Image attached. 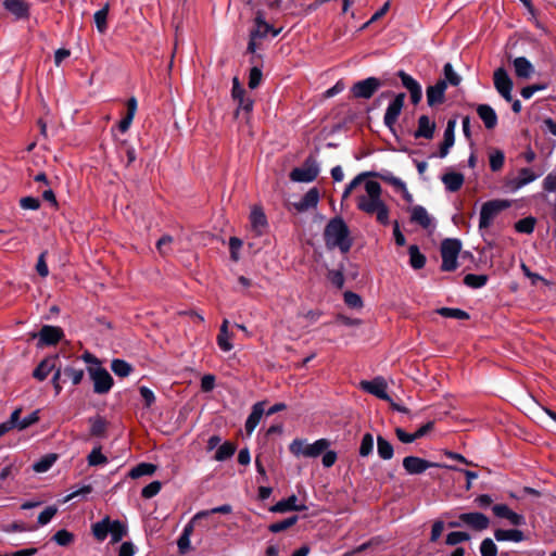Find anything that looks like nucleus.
I'll return each instance as SVG.
<instances>
[{"label":"nucleus","instance_id":"5fc2aeb1","mask_svg":"<svg viewBox=\"0 0 556 556\" xmlns=\"http://www.w3.org/2000/svg\"><path fill=\"white\" fill-rule=\"evenodd\" d=\"M397 76L401 79L403 87L406 88L408 91L414 90L420 86V84L413 76H410L404 71H399Z\"/></svg>","mask_w":556,"mask_h":556},{"label":"nucleus","instance_id":"7c9ffc66","mask_svg":"<svg viewBox=\"0 0 556 556\" xmlns=\"http://www.w3.org/2000/svg\"><path fill=\"white\" fill-rule=\"evenodd\" d=\"M112 520L110 517H104L102 520L92 525V534L98 541H104L110 534Z\"/></svg>","mask_w":556,"mask_h":556},{"label":"nucleus","instance_id":"4be33fe9","mask_svg":"<svg viewBox=\"0 0 556 556\" xmlns=\"http://www.w3.org/2000/svg\"><path fill=\"white\" fill-rule=\"evenodd\" d=\"M410 220L418 224L425 229L432 226V217L428 214L427 210L421 205H415L410 210Z\"/></svg>","mask_w":556,"mask_h":556},{"label":"nucleus","instance_id":"0e129e2a","mask_svg":"<svg viewBox=\"0 0 556 556\" xmlns=\"http://www.w3.org/2000/svg\"><path fill=\"white\" fill-rule=\"evenodd\" d=\"M262 71L257 66L252 67L249 74V87L251 89L257 88L262 81Z\"/></svg>","mask_w":556,"mask_h":556},{"label":"nucleus","instance_id":"5701e85b","mask_svg":"<svg viewBox=\"0 0 556 556\" xmlns=\"http://www.w3.org/2000/svg\"><path fill=\"white\" fill-rule=\"evenodd\" d=\"M477 113L483 122L485 128L493 129L497 125V115L494 109L489 104H479Z\"/></svg>","mask_w":556,"mask_h":556},{"label":"nucleus","instance_id":"1a4fd4ad","mask_svg":"<svg viewBox=\"0 0 556 556\" xmlns=\"http://www.w3.org/2000/svg\"><path fill=\"white\" fill-rule=\"evenodd\" d=\"M381 87V83L376 77H368L353 85L351 91L357 99H369Z\"/></svg>","mask_w":556,"mask_h":556},{"label":"nucleus","instance_id":"c03bdc74","mask_svg":"<svg viewBox=\"0 0 556 556\" xmlns=\"http://www.w3.org/2000/svg\"><path fill=\"white\" fill-rule=\"evenodd\" d=\"M486 275L467 274L464 278V283L473 289L482 288L486 285Z\"/></svg>","mask_w":556,"mask_h":556},{"label":"nucleus","instance_id":"2eb2a0df","mask_svg":"<svg viewBox=\"0 0 556 556\" xmlns=\"http://www.w3.org/2000/svg\"><path fill=\"white\" fill-rule=\"evenodd\" d=\"M62 336L63 331L60 327L50 325H45L38 334H35L39 339L38 344L40 346L55 344L61 340Z\"/></svg>","mask_w":556,"mask_h":556},{"label":"nucleus","instance_id":"9b49d317","mask_svg":"<svg viewBox=\"0 0 556 556\" xmlns=\"http://www.w3.org/2000/svg\"><path fill=\"white\" fill-rule=\"evenodd\" d=\"M496 91L507 101H511L513 80L504 67H498L493 74Z\"/></svg>","mask_w":556,"mask_h":556},{"label":"nucleus","instance_id":"a18cd8bd","mask_svg":"<svg viewBox=\"0 0 556 556\" xmlns=\"http://www.w3.org/2000/svg\"><path fill=\"white\" fill-rule=\"evenodd\" d=\"M438 313L445 318L468 319L469 314L460 308L441 307Z\"/></svg>","mask_w":556,"mask_h":556},{"label":"nucleus","instance_id":"39448f33","mask_svg":"<svg viewBox=\"0 0 556 556\" xmlns=\"http://www.w3.org/2000/svg\"><path fill=\"white\" fill-rule=\"evenodd\" d=\"M509 206L510 201L508 200H491L483 203L480 210L479 229L489 228L496 215Z\"/></svg>","mask_w":556,"mask_h":556},{"label":"nucleus","instance_id":"ea45409f","mask_svg":"<svg viewBox=\"0 0 556 556\" xmlns=\"http://www.w3.org/2000/svg\"><path fill=\"white\" fill-rule=\"evenodd\" d=\"M112 371L118 377H127L130 375L132 367L124 359H113L111 364Z\"/></svg>","mask_w":556,"mask_h":556},{"label":"nucleus","instance_id":"13d9d810","mask_svg":"<svg viewBox=\"0 0 556 556\" xmlns=\"http://www.w3.org/2000/svg\"><path fill=\"white\" fill-rule=\"evenodd\" d=\"M56 456L55 455H48L40 459L39 462L34 464V470L37 472H45L51 468L53 463L55 462Z\"/></svg>","mask_w":556,"mask_h":556},{"label":"nucleus","instance_id":"f8f14e48","mask_svg":"<svg viewBox=\"0 0 556 556\" xmlns=\"http://www.w3.org/2000/svg\"><path fill=\"white\" fill-rule=\"evenodd\" d=\"M361 388L380 400L391 402V397L387 393L388 384L382 377L361 381Z\"/></svg>","mask_w":556,"mask_h":556},{"label":"nucleus","instance_id":"a19ab883","mask_svg":"<svg viewBox=\"0 0 556 556\" xmlns=\"http://www.w3.org/2000/svg\"><path fill=\"white\" fill-rule=\"evenodd\" d=\"M370 175H375L374 173H369V172H364V173H361L358 174L357 176H355L351 181L350 184L345 187L343 193H342V202L345 201L350 194L352 193V191L357 187L359 186L362 182L365 181V179L370 176Z\"/></svg>","mask_w":556,"mask_h":556},{"label":"nucleus","instance_id":"7ed1b4c3","mask_svg":"<svg viewBox=\"0 0 556 556\" xmlns=\"http://www.w3.org/2000/svg\"><path fill=\"white\" fill-rule=\"evenodd\" d=\"M330 446L328 439H318L314 443H308L304 439H294L289 444V451L295 456L315 458L321 455Z\"/></svg>","mask_w":556,"mask_h":556},{"label":"nucleus","instance_id":"473e14b6","mask_svg":"<svg viewBox=\"0 0 556 556\" xmlns=\"http://www.w3.org/2000/svg\"><path fill=\"white\" fill-rule=\"evenodd\" d=\"M63 375L67 377L74 386L79 384L85 376V370L75 365H66L63 367Z\"/></svg>","mask_w":556,"mask_h":556},{"label":"nucleus","instance_id":"4d7b16f0","mask_svg":"<svg viewBox=\"0 0 556 556\" xmlns=\"http://www.w3.org/2000/svg\"><path fill=\"white\" fill-rule=\"evenodd\" d=\"M231 334L229 331L219 332L217 336V345L224 352H229L232 350L233 345L231 343Z\"/></svg>","mask_w":556,"mask_h":556},{"label":"nucleus","instance_id":"f257e3e1","mask_svg":"<svg viewBox=\"0 0 556 556\" xmlns=\"http://www.w3.org/2000/svg\"><path fill=\"white\" fill-rule=\"evenodd\" d=\"M382 187L376 180H365L364 190L356 197V207L367 214L375 215L381 225H389L390 210L381 198Z\"/></svg>","mask_w":556,"mask_h":556},{"label":"nucleus","instance_id":"4c0bfd02","mask_svg":"<svg viewBox=\"0 0 556 556\" xmlns=\"http://www.w3.org/2000/svg\"><path fill=\"white\" fill-rule=\"evenodd\" d=\"M236 450H237L236 444L227 441V442L223 443L222 445H219V447L217 448V451L215 453L214 459L217 462H224V460L232 457L233 454L236 453Z\"/></svg>","mask_w":556,"mask_h":556},{"label":"nucleus","instance_id":"f03ea898","mask_svg":"<svg viewBox=\"0 0 556 556\" xmlns=\"http://www.w3.org/2000/svg\"><path fill=\"white\" fill-rule=\"evenodd\" d=\"M324 239L328 249H339L341 253H348L353 240L350 230L342 217L331 218L325 227Z\"/></svg>","mask_w":556,"mask_h":556},{"label":"nucleus","instance_id":"8fccbe9b","mask_svg":"<svg viewBox=\"0 0 556 556\" xmlns=\"http://www.w3.org/2000/svg\"><path fill=\"white\" fill-rule=\"evenodd\" d=\"M444 79L446 85L458 86L460 84V76L454 71L451 63H446L443 67Z\"/></svg>","mask_w":556,"mask_h":556},{"label":"nucleus","instance_id":"20e7f679","mask_svg":"<svg viewBox=\"0 0 556 556\" xmlns=\"http://www.w3.org/2000/svg\"><path fill=\"white\" fill-rule=\"evenodd\" d=\"M462 249V242L458 239H445L441 244L442 265L444 271H453L458 267V254Z\"/></svg>","mask_w":556,"mask_h":556},{"label":"nucleus","instance_id":"c756f323","mask_svg":"<svg viewBox=\"0 0 556 556\" xmlns=\"http://www.w3.org/2000/svg\"><path fill=\"white\" fill-rule=\"evenodd\" d=\"M541 176V174L534 173L531 168L525 167L521 168L518 173L517 178L513 181L514 189L518 190L528 184L534 181Z\"/></svg>","mask_w":556,"mask_h":556},{"label":"nucleus","instance_id":"864d4df0","mask_svg":"<svg viewBox=\"0 0 556 556\" xmlns=\"http://www.w3.org/2000/svg\"><path fill=\"white\" fill-rule=\"evenodd\" d=\"M468 540H470V535L467 532L453 531L446 535L445 542L447 545L454 546Z\"/></svg>","mask_w":556,"mask_h":556},{"label":"nucleus","instance_id":"6e6d98bb","mask_svg":"<svg viewBox=\"0 0 556 556\" xmlns=\"http://www.w3.org/2000/svg\"><path fill=\"white\" fill-rule=\"evenodd\" d=\"M480 553L482 556H496L497 547L492 539L486 538L481 542Z\"/></svg>","mask_w":556,"mask_h":556},{"label":"nucleus","instance_id":"603ef678","mask_svg":"<svg viewBox=\"0 0 556 556\" xmlns=\"http://www.w3.org/2000/svg\"><path fill=\"white\" fill-rule=\"evenodd\" d=\"M535 219L533 217H526L515 224V229L521 233H531L534 230Z\"/></svg>","mask_w":556,"mask_h":556},{"label":"nucleus","instance_id":"f704fd0d","mask_svg":"<svg viewBox=\"0 0 556 556\" xmlns=\"http://www.w3.org/2000/svg\"><path fill=\"white\" fill-rule=\"evenodd\" d=\"M156 471V466L151 463H140L129 471V477L138 479L143 476H152Z\"/></svg>","mask_w":556,"mask_h":556},{"label":"nucleus","instance_id":"c9c22d12","mask_svg":"<svg viewBox=\"0 0 556 556\" xmlns=\"http://www.w3.org/2000/svg\"><path fill=\"white\" fill-rule=\"evenodd\" d=\"M109 9H110V5H109V3H106L102 9L98 10L93 14L94 24H96L97 30L100 34H104L108 29L106 20H108Z\"/></svg>","mask_w":556,"mask_h":556},{"label":"nucleus","instance_id":"3c124183","mask_svg":"<svg viewBox=\"0 0 556 556\" xmlns=\"http://www.w3.org/2000/svg\"><path fill=\"white\" fill-rule=\"evenodd\" d=\"M374 450V437L370 433H365L362 438L359 445V455L366 457L372 453Z\"/></svg>","mask_w":556,"mask_h":556},{"label":"nucleus","instance_id":"79ce46f5","mask_svg":"<svg viewBox=\"0 0 556 556\" xmlns=\"http://www.w3.org/2000/svg\"><path fill=\"white\" fill-rule=\"evenodd\" d=\"M127 529L119 520H112L110 528L112 543H117L126 535Z\"/></svg>","mask_w":556,"mask_h":556},{"label":"nucleus","instance_id":"cd10ccee","mask_svg":"<svg viewBox=\"0 0 556 556\" xmlns=\"http://www.w3.org/2000/svg\"><path fill=\"white\" fill-rule=\"evenodd\" d=\"M195 521L197 520H193L192 517L191 520L184 527V530L177 541V546L181 554L187 553L190 548V536L194 530Z\"/></svg>","mask_w":556,"mask_h":556},{"label":"nucleus","instance_id":"ddd939ff","mask_svg":"<svg viewBox=\"0 0 556 556\" xmlns=\"http://www.w3.org/2000/svg\"><path fill=\"white\" fill-rule=\"evenodd\" d=\"M403 467L409 475H419L430 467H443V465L430 463L417 456H407L403 459Z\"/></svg>","mask_w":556,"mask_h":556},{"label":"nucleus","instance_id":"49530a36","mask_svg":"<svg viewBox=\"0 0 556 556\" xmlns=\"http://www.w3.org/2000/svg\"><path fill=\"white\" fill-rule=\"evenodd\" d=\"M298 519H299L298 516H292V517L286 518L281 521L274 522L268 527V530L273 533L282 532V531L289 529L290 527H292L293 525H295Z\"/></svg>","mask_w":556,"mask_h":556},{"label":"nucleus","instance_id":"393cba45","mask_svg":"<svg viewBox=\"0 0 556 556\" xmlns=\"http://www.w3.org/2000/svg\"><path fill=\"white\" fill-rule=\"evenodd\" d=\"M264 402H257L252 406V412L245 421V430L248 434H251L257 427L263 414H264Z\"/></svg>","mask_w":556,"mask_h":556},{"label":"nucleus","instance_id":"423d86ee","mask_svg":"<svg viewBox=\"0 0 556 556\" xmlns=\"http://www.w3.org/2000/svg\"><path fill=\"white\" fill-rule=\"evenodd\" d=\"M468 526L477 531L486 529L490 525L489 518L482 513H463L458 516L457 521H450L448 527L459 528L462 526Z\"/></svg>","mask_w":556,"mask_h":556},{"label":"nucleus","instance_id":"b1692460","mask_svg":"<svg viewBox=\"0 0 556 556\" xmlns=\"http://www.w3.org/2000/svg\"><path fill=\"white\" fill-rule=\"evenodd\" d=\"M59 356H50L45 358L39 363V365L35 368L33 376L42 381L45 380L51 371L55 369V363L58 361Z\"/></svg>","mask_w":556,"mask_h":556},{"label":"nucleus","instance_id":"f3484780","mask_svg":"<svg viewBox=\"0 0 556 556\" xmlns=\"http://www.w3.org/2000/svg\"><path fill=\"white\" fill-rule=\"evenodd\" d=\"M250 223L252 230L257 235L261 236L265 232L267 228V218L265 216V213L260 206H254L250 214Z\"/></svg>","mask_w":556,"mask_h":556},{"label":"nucleus","instance_id":"680f3d73","mask_svg":"<svg viewBox=\"0 0 556 556\" xmlns=\"http://www.w3.org/2000/svg\"><path fill=\"white\" fill-rule=\"evenodd\" d=\"M58 509L55 506H48L46 507L38 516V523L40 526L48 525L51 519L55 516Z\"/></svg>","mask_w":556,"mask_h":556},{"label":"nucleus","instance_id":"338daca9","mask_svg":"<svg viewBox=\"0 0 556 556\" xmlns=\"http://www.w3.org/2000/svg\"><path fill=\"white\" fill-rule=\"evenodd\" d=\"M344 302L348 306L353 308H357L363 305L362 298L357 293H354L352 291H346L344 293Z\"/></svg>","mask_w":556,"mask_h":556},{"label":"nucleus","instance_id":"69168bd1","mask_svg":"<svg viewBox=\"0 0 556 556\" xmlns=\"http://www.w3.org/2000/svg\"><path fill=\"white\" fill-rule=\"evenodd\" d=\"M92 488L90 484H85L79 488L74 489L70 494L66 495L65 501H71L76 497H85L89 493H91Z\"/></svg>","mask_w":556,"mask_h":556},{"label":"nucleus","instance_id":"09e8293b","mask_svg":"<svg viewBox=\"0 0 556 556\" xmlns=\"http://www.w3.org/2000/svg\"><path fill=\"white\" fill-rule=\"evenodd\" d=\"M52 541L60 546H67L74 541V535L70 531L61 529L53 534Z\"/></svg>","mask_w":556,"mask_h":556},{"label":"nucleus","instance_id":"774afa93","mask_svg":"<svg viewBox=\"0 0 556 556\" xmlns=\"http://www.w3.org/2000/svg\"><path fill=\"white\" fill-rule=\"evenodd\" d=\"M20 205L24 210H38L40 207V201L34 197H25L20 200Z\"/></svg>","mask_w":556,"mask_h":556},{"label":"nucleus","instance_id":"e433bc0d","mask_svg":"<svg viewBox=\"0 0 556 556\" xmlns=\"http://www.w3.org/2000/svg\"><path fill=\"white\" fill-rule=\"evenodd\" d=\"M255 23L256 29L252 31L253 36L263 38L269 33H271L273 37H276L279 34V31L274 29L268 23H266L261 15L256 16Z\"/></svg>","mask_w":556,"mask_h":556},{"label":"nucleus","instance_id":"6ab92c4d","mask_svg":"<svg viewBox=\"0 0 556 556\" xmlns=\"http://www.w3.org/2000/svg\"><path fill=\"white\" fill-rule=\"evenodd\" d=\"M305 505L298 504V497L295 495H291L288 498L281 500L277 502L271 508L273 513H287V511H302L305 510Z\"/></svg>","mask_w":556,"mask_h":556},{"label":"nucleus","instance_id":"aec40b11","mask_svg":"<svg viewBox=\"0 0 556 556\" xmlns=\"http://www.w3.org/2000/svg\"><path fill=\"white\" fill-rule=\"evenodd\" d=\"M318 202L319 191L317 188H312L302 197V199L299 202L294 203V207L299 212H305L308 211L309 208L316 207Z\"/></svg>","mask_w":556,"mask_h":556},{"label":"nucleus","instance_id":"37998d69","mask_svg":"<svg viewBox=\"0 0 556 556\" xmlns=\"http://www.w3.org/2000/svg\"><path fill=\"white\" fill-rule=\"evenodd\" d=\"M231 511H232V507L229 504H224L220 506H216L212 509L198 511L193 516V520H200V519L206 518L212 514H230Z\"/></svg>","mask_w":556,"mask_h":556},{"label":"nucleus","instance_id":"72a5a7b5","mask_svg":"<svg viewBox=\"0 0 556 556\" xmlns=\"http://www.w3.org/2000/svg\"><path fill=\"white\" fill-rule=\"evenodd\" d=\"M90 424V434L97 438H103L105 435V431L108 428L106 421L100 417H91L89 418Z\"/></svg>","mask_w":556,"mask_h":556},{"label":"nucleus","instance_id":"e2e57ef3","mask_svg":"<svg viewBox=\"0 0 556 556\" xmlns=\"http://www.w3.org/2000/svg\"><path fill=\"white\" fill-rule=\"evenodd\" d=\"M328 280L338 289L344 286V276L341 270L331 269L327 275Z\"/></svg>","mask_w":556,"mask_h":556},{"label":"nucleus","instance_id":"6e6552de","mask_svg":"<svg viewBox=\"0 0 556 556\" xmlns=\"http://www.w3.org/2000/svg\"><path fill=\"white\" fill-rule=\"evenodd\" d=\"M405 93H399L394 97V99L389 103L384 116L383 123L389 128L390 131L394 132V126L402 113L404 106Z\"/></svg>","mask_w":556,"mask_h":556},{"label":"nucleus","instance_id":"dca6fc26","mask_svg":"<svg viewBox=\"0 0 556 556\" xmlns=\"http://www.w3.org/2000/svg\"><path fill=\"white\" fill-rule=\"evenodd\" d=\"M455 127H456V121L450 119L447 122L446 128L444 130L443 142L440 146V150H439V154H438V156L440 159L446 157L450 152V149L454 146Z\"/></svg>","mask_w":556,"mask_h":556},{"label":"nucleus","instance_id":"412c9836","mask_svg":"<svg viewBox=\"0 0 556 556\" xmlns=\"http://www.w3.org/2000/svg\"><path fill=\"white\" fill-rule=\"evenodd\" d=\"M435 123L432 122L427 115H421L418 118V127L414 132L415 138L431 139L434 135Z\"/></svg>","mask_w":556,"mask_h":556},{"label":"nucleus","instance_id":"bf43d9fd","mask_svg":"<svg viewBox=\"0 0 556 556\" xmlns=\"http://www.w3.org/2000/svg\"><path fill=\"white\" fill-rule=\"evenodd\" d=\"M505 156L500 150L494 151L490 155V167L493 172L500 170L504 165Z\"/></svg>","mask_w":556,"mask_h":556},{"label":"nucleus","instance_id":"052dcab7","mask_svg":"<svg viewBox=\"0 0 556 556\" xmlns=\"http://www.w3.org/2000/svg\"><path fill=\"white\" fill-rule=\"evenodd\" d=\"M162 484L160 481H152L146 485L141 491V496L144 498H152L160 493Z\"/></svg>","mask_w":556,"mask_h":556},{"label":"nucleus","instance_id":"2f4dec72","mask_svg":"<svg viewBox=\"0 0 556 556\" xmlns=\"http://www.w3.org/2000/svg\"><path fill=\"white\" fill-rule=\"evenodd\" d=\"M409 265L414 269H421L426 265V256L420 252L419 248L412 244L408 248Z\"/></svg>","mask_w":556,"mask_h":556},{"label":"nucleus","instance_id":"0eeeda50","mask_svg":"<svg viewBox=\"0 0 556 556\" xmlns=\"http://www.w3.org/2000/svg\"><path fill=\"white\" fill-rule=\"evenodd\" d=\"M88 372L93 382L94 393L106 394L110 392L113 387V378L105 368L98 366L96 368H89Z\"/></svg>","mask_w":556,"mask_h":556},{"label":"nucleus","instance_id":"4468645a","mask_svg":"<svg viewBox=\"0 0 556 556\" xmlns=\"http://www.w3.org/2000/svg\"><path fill=\"white\" fill-rule=\"evenodd\" d=\"M2 5L15 20H27L30 15V5L25 0H3Z\"/></svg>","mask_w":556,"mask_h":556},{"label":"nucleus","instance_id":"a878e982","mask_svg":"<svg viewBox=\"0 0 556 556\" xmlns=\"http://www.w3.org/2000/svg\"><path fill=\"white\" fill-rule=\"evenodd\" d=\"M513 65H514L515 74L519 78H523V79L529 78L533 74V72H534L533 65L525 56L516 58L513 61Z\"/></svg>","mask_w":556,"mask_h":556},{"label":"nucleus","instance_id":"a211bd4d","mask_svg":"<svg viewBox=\"0 0 556 556\" xmlns=\"http://www.w3.org/2000/svg\"><path fill=\"white\" fill-rule=\"evenodd\" d=\"M446 90V81L439 80L435 85L429 86L427 88V102L430 106L435 104H440L444 100V94Z\"/></svg>","mask_w":556,"mask_h":556},{"label":"nucleus","instance_id":"9d476101","mask_svg":"<svg viewBox=\"0 0 556 556\" xmlns=\"http://www.w3.org/2000/svg\"><path fill=\"white\" fill-rule=\"evenodd\" d=\"M319 174V166L315 161H306L303 166L295 167L290 173V178L298 182H311Z\"/></svg>","mask_w":556,"mask_h":556},{"label":"nucleus","instance_id":"c85d7f7f","mask_svg":"<svg viewBox=\"0 0 556 556\" xmlns=\"http://www.w3.org/2000/svg\"><path fill=\"white\" fill-rule=\"evenodd\" d=\"M442 182L447 191H458L464 184V175L455 172L446 173L442 176Z\"/></svg>","mask_w":556,"mask_h":556},{"label":"nucleus","instance_id":"bb28decb","mask_svg":"<svg viewBox=\"0 0 556 556\" xmlns=\"http://www.w3.org/2000/svg\"><path fill=\"white\" fill-rule=\"evenodd\" d=\"M494 538L498 542L511 541L515 543H519L525 540V534L522 531L518 529H497L494 531Z\"/></svg>","mask_w":556,"mask_h":556},{"label":"nucleus","instance_id":"de8ad7c7","mask_svg":"<svg viewBox=\"0 0 556 556\" xmlns=\"http://www.w3.org/2000/svg\"><path fill=\"white\" fill-rule=\"evenodd\" d=\"M87 462L89 466L105 465L108 463V457L102 454L101 447L97 446L89 453Z\"/></svg>","mask_w":556,"mask_h":556},{"label":"nucleus","instance_id":"58836bf2","mask_svg":"<svg viewBox=\"0 0 556 556\" xmlns=\"http://www.w3.org/2000/svg\"><path fill=\"white\" fill-rule=\"evenodd\" d=\"M377 451H378V455L382 458V459H391L393 457V453H394V450H393V446L391 445V443L386 440L383 437L379 435L377 438Z\"/></svg>","mask_w":556,"mask_h":556}]
</instances>
